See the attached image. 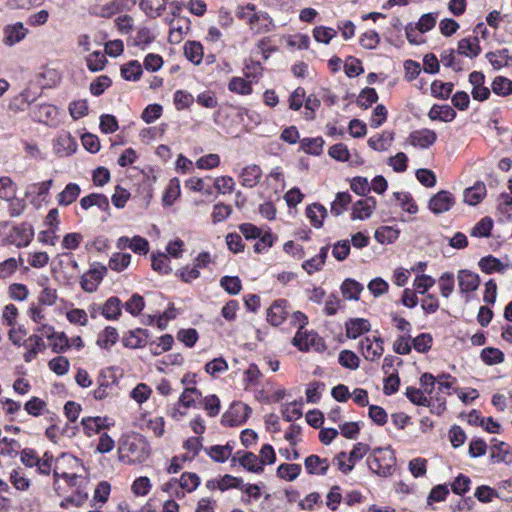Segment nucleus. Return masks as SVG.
Instances as JSON below:
<instances>
[{
	"instance_id": "f257e3e1",
	"label": "nucleus",
	"mask_w": 512,
	"mask_h": 512,
	"mask_svg": "<svg viewBox=\"0 0 512 512\" xmlns=\"http://www.w3.org/2000/svg\"><path fill=\"white\" fill-rule=\"evenodd\" d=\"M149 445L140 435L123 436L119 441L118 459L124 464H139L149 457Z\"/></svg>"
},
{
	"instance_id": "f03ea898",
	"label": "nucleus",
	"mask_w": 512,
	"mask_h": 512,
	"mask_svg": "<svg viewBox=\"0 0 512 512\" xmlns=\"http://www.w3.org/2000/svg\"><path fill=\"white\" fill-rule=\"evenodd\" d=\"M395 462L394 453L390 448H375L367 458L369 469L381 477L393 474Z\"/></svg>"
},
{
	"instance_id": "7ed1b4c3",
	"label": "nucleus",
	"mask_w": 512,
	"mask_h": 512,
	"mask_svg": "<svg viewBox=\"0 0 512 512\" xmlns=\"http://www.w3.org/2000/svg\"><path fill=\"white\" fill-rule=\"evenodd\" d=\"M17 185L8 176L0 177V199L11 203L9 213L12 217H17L24 211V204L16 198Z\"/></svg>"
},
{
	"instance_id": "20e7f679",
	"label": "nucleus",
	"mask_w": 512,
	"mask_h": 512,
	"mask_svg": "<svg viewBox=\"0 0 512 512\" xmlns=\"http://www.w3.org/2000/svg\"><path fill=\"white\" fill-rule=\"evenodd\" d=\"M406 397L415 405L430 407L431 412L441 414L446 409L445 399L437 398V405L432 404V398H428L425 393L415 387H407Z\"/></svg>"
},
{
	"instance_id": "39448f33",
	"label": "nucleus",
	"mask_w": 512,
	"mask_h": 512,
	"mask_svg": "<svg viewBox=\"0 0 512 512\" xmlns=\"http://www.w3.org/2000/svg\"><path fill=\"white\" fill-rule=\"evenodd\" d=\"M106 274V266L100 263H94L91 268L82 275L80 280L81 288L88 293L95 292Z\"/></svg>"
},
{
	"instance_id": "423d86ee",
	"label": "nucleus",
	"mask_w": 512,
	"mask_h": 512,
	"mask_svg": "<svg viewBox=\"0 0 512 512\" xmlns=\"http://www.w3.org/2000/svg\"><path fill=\"white\" fill-rule=\"evenodd\" d=\"M383 344L384 342L380 337H365L360 340L359 348L366 360L375 362L378 361L384 353Z\"/></svg>"
},
{
	"instance_id": "0eeeda50",
	"label": "nucleus",
	"mask_w": 512,
	"mask_h": 512,
	"mask_svg": "<svg viewBox=\"0 0 512 512\" xmlns=\"http://www.w3.org/2000/svg\"><path fill=\"white\" fill-rule=\"evenodd\" d=\"M250 413L251 409L247 405L235 403L222 415L221 422L225 426H238L247 420Z\"/></svg>"
},
{
	"instance_id": "6e6552de",
	"label": "nucleus",
	"mask_w": 512,
	"mask_h": 512,
	"mask_svg": "<svg viewBox=\"0 0 512 512\" xmlns=\"http://www.w3.org/2000/svg\"><path fill=\"white\" fill-rule=\"evenodd\" d=\"M28 33L29 30L22 22L7 24L3 27L2 42L6 47H13L23 41Z\"/></svg>"
},
{
	"instance_id": "1a4fd4ad",
	"label": "nucleus",
	"mask_w": 512,
	"mask_h": 512,
	"mask_svg": "<svg viewBox=\"0 0 512 512\" xmlns=\"http://www.w3.org/2000/svg\"><path fill=\"white\" fill-rule=\"evenodd\" d=\"M455 204V198L451 192L441 190L432 196L429 200L428 207L434 214H442L448 212Z\"/></svg>"
},
{
	"instance_id": "9d476101",
	"label": "nucleus",
	"mask_w": 512,
	"mask_h": 512,
	"mask_svg": "<svg viewBox=\"0 0 512 512\" xmlns=\"http://www.w3.org/2000/svg\"><path fill=\"white\" fill-rule=\"evenodd\" d=\"M457 281L459 291L466 295V299H468V294L476 291L480 285L479 275L467 269L458 271Z\"/></svg>"
},
{
	"instance_id": "9b49d317",
	"label": "nucleus",
	"mask_w": 512,
	"mask_h": 512,
	"mask_svg": "<svg viewBox=\"0 0 512 512\" xmlns=\"http://www.w3.org/2000/svg\"><path fill=\"white\" fill-rule=\"evenodd\" d=\"M436 139L437 134L433 130L423 128L410 133L407 142L415 148L426 149L432 146Z\"/></svg>"
},
{
	"instance_id": "f8f14e48",
	"label": "nucleus",
	"mask_w": 512,
	"mask_h": 512,
	"mask_svg": "<svg viewBox=\"0 0 512 512\" xmlns=\"http://www.w3.org/2000/svg\"><path fill=\"white\" fill-rule=\"evenodd\" d=\"M33 117L38 122L50 125V126H57L59 121L57 119L58 116V109L51 104H40L36 107H34L33 111Z\"/></svg>"
},
{
	"instance_id": "ddd939ff",
	"label": "nucleus",
	"mask_w": 512,
	"mask_h": 512,
	"mask_svg": "<svg viewBox=\"0 0 512 512\" xmlns=\"http://www.w3.org/2000/svg\"><path fill=\"white\" fill-rule=\"evenodd\" d=\"M54 149L60 157L68 156L77 149V142L68 132H62L54 142Z\"/></svg>"
},
{
	"instance_id": "4468645a",
	"label": "nucleus",
	"mask_w": 512,
	"mask_h": 512,
	"mask_svg": "<svg viewBox=\"0 0 512 512\" xmlns=\"http://www.w3.org/2000/svg\"><path fill=\"white\" fill-rule=\"evenodd\" d=\"M288 315L287 301L276 300L267 310V320L274 326L281 325Z\"/></svg>"
},
{
	"instance_id": "2eb2a0df",
	"label": "nucleus",
	"mask_w": 512,
	"mask_h": 512,
	"mask_svg": "<svg viewBox=\"0 0 512 512\" xmlns=\"http://www.w3.org/2000/svg\"><path fill=\"white\" fill-rule=\"evenodd\" d=\"M34 237V231L31 225L22 223L21 225L14 227L11 234L12 242L17 247L28 246Z\"/></svg>"
},
{
	"instance_id": "dca6fc26",
	"label": "nucleus",
	"mask_w": 512,
	"mask_h": 512,
	"mask_svg": "<svg viewBox=\"0 0 512 512\" xmlns=\"http://www.w3.org/2000/svg\"><path fill=\"white\" fill-rule=\"evenodd\" d=\"M376 208V200L372 197L361 199L353 205L352 218L364 220L369 218Z\"/></svg>"
},
{
	"instance_id": "f3484780",
	"label": "nucleus",
	"mask_w": 512,
	"mask_h": 512,
	"mask_svg": "<svg viewBox=\"0 0 512 512\" xmlns=\"http://www.w3.org/2000/svg\"><path fill=\"white\" fill-rule=\"evenodd\" d=\"M304 466L308 474L325 475L329 469L327 458H320L318 455H310L304 461Z\"/></svg>"
},
{
	"instance_id": "a211bd4d",
	"label": "nucleus",
	"mask_w": 512,
	"mask_h": 512,
	"mask_svg": "<svg viewBox=\"0 0 512 512\" xmlns=\"http://www.w3.org/2000/svg\"><path fill=\"white\" fill-rule=\"evenodd\" d=\"M238 463L249 472L253 473H261L263 472V467L261 466L258 456H256L252 452H245L242 456L237 457L236 455L231 458L232 465Z\"/></svg>"
},
{
	"instance_id": "6ab92c4d",
	"label": "nucleus",
	"mask_w": 512,
	"mask_h": 512,
	"mask_svg": "<svg viewBox=\"0 0 512 512\" xmlns=\"http://www.w3.org/2000/svg\"><path fill=\"white\" fill-rule=\"evenodd\" d=\"M233 445L226 443L225 445H212L204 448L205 453L215 462L224 463L228 460L233 452Z\"/></svg>"
},
{
	"instance_id": "aec40b11",
	"label": "nucleus",
	"mask_w": 512,
	"mask_h": 512,
	"mask_svg": "<svg viewBox=\"0 0 512 512\" xmlns=\"http://www.w3.org/2000/svg\"><path fill=\"white\" fill-rule=\"evenodd\" d=\"M346 335L348 338L356 339L364 332H368L371 329V325L367 319L364 318H353L346 322Z\"/></svg>"
},
{
	"instance_id": "412c9836",
	"label": "nucleus",
	"mask_w": 512,
	"mask_h": 512,
	"mask_svg": "<svg viewBox=\"0 0 512 512\" xmlns=\"http://www.w3.org/2000/svg\"><path fill=\"white\" fill-rule=\"evenodd\" d=\"M490 458L494 463L505 462L509 463L512 461V452L510 451L509 445L504 442L494 443L490 447Z\"/></svg>"
},
{
	"instance_id": "4be33fe9",
	"label": "nucleus",
	"mask_w": 512,
	"mask_h": 512,
	"mask_svg": "<svg viewBox=\"0 0 512 512\" xmlns=\"http://www.w3.org/2000/svg\"><path fill=\"white\" fill-rule=\"evenodd\" d=\"M262 171L257 165H249L242 169L240 174V182L244 187H255L261 178Z\"/></svg>"
},
{
	"instance_id": "5701e85b",
	"label": "nucleus",
	"mask_w": 512,
	"mask_h": 512,
	"mask_svg": "<svg viewBox=\"0 0 512 512\" xmlns=\"http://www.w3.org/2000/svg\"><path fill=\"white\" fill-rule=\"evenodd\" d=\"M479 267L486 274L494 272L504 273L510 266L493 256H486L480 259Z\"/></svg>"
},
{
	"instance_id": "b1692460",
	"label": "nucleus",
	"mask_w": 512,
	"mask_h": 512,
	"mask_svg": "<svg viewBox=\"0 0 512 512\" xmlns=\"http://www.w3.org/2000/svg\"><path fill=\"white\" fill-rule=\"evenodd\" d=\"M481 51L477 37L461 39L458 42L457 52L469 58H475Z\"/></svg>"
},
{
	"instance_id": "393cba45",
	"label": "nucleus",
	"mask_w": 512,
	"mask_h": 512,
	"mask_svg": "<svg viewBox=\"0 0 512 512\" xmlns=\"http://www.w3.org/2000/svg\"><path fill=\"white\" fill-rule=\"evenodd\" d=\"M328 250H329V248L327 246L322 247L320 249L318 255L303 262L302 268L309 275H311L317 271H320L325 264V261H326L327 255H328Z\"/></svg>"
},
{
	"instance_id": "a878e982",
	"label": "nucleus",
	"mask_w": 512,
	"mask_h": 512,
	"mask_svg": "<svg viewBox=\"0 0 512 512\" xmlns=\"http://www.w3.org/2000/svg\"><path fill=\"white\" fill-rule=\"evenodd\" d=\"M327 214V209L318 203H313L306 208V216L310 220L311 225L315 228L322 227Z\"/></svg>"
},
{
	"instance_id": "bb28decb",
	"label": "nucleus",
	"mask_w": 512,
	"mask_h": 512,
	"mask_svg": "<svg viewBox=\"0 0 512 512\" xmlns=\"http://www.w3.org/2000/svg\"><path fill=\"white\" fill-rule=\"evenodd\" d=\"M167 0H141L140 8L150 18H158L165 11Z\"/></svg>"
},
{
	"instance_id": "cd10ccee",
	"label": "nucleus",
	"mask_w": 512,
	"mask_h": 512,
	"mask_svg": "<svg viewBox=\"0 0 512 512\" xmlns=\"http://www.w3.org/2000/svg\"><path fill=\"white\" fill-rule=\"evenodd\" d=\"M80 187L76 183H69L65 188L57 195V203L60 206H68L76 201L80 194Z\"/></svg>"
},
{
	"instance_id": "c85d7f7f",
	"label": "nucleus",
	"mask_w": 512,
	"mask_h": 512,
	"mask_svg": "<svg viewBox=\"0 0 512 512\" xmlns=\"http://www.w3.org/2000/svg\"><path fill=\"white\" fill-rule=\"evenodd\" d=\"M486 195V187L484 183H477L472 187L464 190L463 201L469 205H477Z\"/></svg>"
},
{
	"instance_id": "c756f323",
	"label": "nucleus",
	"mask_w": 512,
	"mask_h": 512,
	"mask_svg": "<svg viewBox=\"0 0 512 512\" xmlns=\"http://www.w3.org/2000/svg\"><path fill=\"white\" fill-rule=\"evenodd\" d=\"M319 340L320 339L315 333H308L307 331L298 330L293 338V344L300 350L304 351L316 346L317 341Z\"/></svg>"
},
{
	"instance_id": "7c9ffc66",
	"label": "nucleus",
	"mask_w": 512,
	"mask_h": 512,
	"mask_svg": "<svg viewBox=\"0 0 512 512\" xmlns=\"http://www.w3.org/2000/svg\"><path fill=\"white\" fill-rule=\"evenodd\" d=\"M25 347L27 348L26 353L24 354V360L26 362H31L36 358L39 351L44 350L45 344L43 338L39 335H33L29 337L25 342Z\"/></svg>"
},
{
	"instance_id": "2f4dec72",
	"label": "nucleus",
	"mask_w": 512,
	"mask_h": 512,
	"mask_svg": "<svg viewBox=\"0 0 512 512\" xmlns=\"http://www.w3.org/2000/svg\"><path fill=\"white\" fill-rule=\"evenodd\" d=\"M272 20L266 12H255L248 24L254 33H264L270 30Z\"/></svg>"
},
{
	"instance_id": "473e14b6",
	"label": "nucleus",
	"mask_w": 512,
	"mask_h": 512,
	"mask_svg": "<svg viewBox=\"0 0 512 512\" xmlns=\"http://www.w3.org/2000/svg\"><path fill=\"white\" fill-rule=\"evenodd\" d=\"M428 116L431 120L450 122L455 118L456 112L449 105H433Z\"/></svg>"
},
{
	"instance_id": "72a5a7b5",
	"label": "nucleus",
	"mask_w": 512,
	"mask_h": 512,
	"mask_svg": "<svg viewBox=\"0 0 512 512\" xmlns=\"http://www.w3.org/2000/svg\"><path fill=\"white\" fill-rule=\"evenodd\" d=\"M101 313L107 320H116L121 315V301L118 297H110L101 307Z\"/></svg>"
},
{
	"instance_id": "f704fd0d",
	"label": "nucleus",
	"mask_w": 512,
	"mask_h": 512,
	"mask_svg": "<svg viewBox=\"0 0 512 512\" xmlns=\"http://www.w3.org/2000/svg\"><path fill=\"white\" fill-rule=\"evenodd\" d=\"M80 205L85 210L89 209L92 206H97L99 209L107 211L109 209V200L103 194L93 193L83 197L80 200Z\"/></svg>"
},
{
	"instance_id": "c9c22d12",
	"label": "nucleus",
	"mask_w": 512,
	"mask_h": 512,
	"mask_svg": "<svg viewBox=\"0 0 512 512\" xmlns=\"http://www.w3.org/2000/svg\"><path fill=\"white\" fill-rule=\"evenodd\" d=\"M59 462L65 464V466L71 469V475L69 476L67 483L74 486L78 478V470L82 467L81 462L76 457L65 453L59 457Z\"/></svg>"
},
{
	"instance_id": "e433bc0d",
	"label": "nucleus",
	"mask_w": 512,
	"mask_h": 512,
	"mask_svg": "<svg viewBox=\"0 0 512 512\" xmlns=\"http://www.w3.org/2000/svg\"><path fill=\"white\" fill-rule=\"evenodd\" d=\"M184 54L192 63L199 65L203 59V47L200 42L188 41L184 45Z\"/></svg>"
},
{
	"instance_id": "4c0bfd02",
	"label": "nucleus",
	"mask_w": 512,
	"mask_h": 512,
	"mask_svg": "<svg viewBox=\"0 0 512 512\" xmlns=\"http://www.w3.org/2000/svg\"><path fill=\"white\" fill-rule=\"evenodd\" d=\"M363 290V285L353 279H346L341 285L342 294L348 300H358Z\"/></svg>"
},
{
	"instance_id": "58836bf2",
	"label": "nucleus",
	"mask_w": 512,
	"mask_h": 512,
	"mask_svg": "<svg viewBox=\"0 0 512 512\" xmlns=\"http://www.w3.org/2000/svg\"><path fill=\"white\" fill-rule=\"evenodd\" d=\"M142 75V65L132 60L121 67V76L127 81H137Z\"/></svg>"
},
{
	"instance_id": "ea45409f",
	"label": "nucleus",
	"mask_w": 512,
	"mask_h": 512,
	"mask_svg": "<svg viewBox=\"0 0 512 512\" xmlns=\"http://www.w3.org/2000/svg\"><path fill=\"white\" fill-rule=\"evenodd\" d=\"M119 334L114 327H106L98 336L97 345L109 349L118 341Z\"/></svg>"
},
{
	"instance_id": "a19ab883",
	"label": "nucleus",
	"mask_w": 512,
	"mask_h": 512,
	"mask_svg": "<svg viewBox=\"0 0 512 512\" xmlns=\"http://www.w3.org/2000/svg\"><path fill=\"white\" fill-rule=\"evenodd\" d=\"M228 89L239 95H250L253 91L251 81L242 77H233L228 84Z\"/></svg>"
},
{
	"instance_id": "79ce46f5",
	"label": "nucleus",
	"mask_w": 512,
	"mask_h": 512,
	"mask_svg": "<svg viewBox=\"0 0 512 512\" xmlns=\"http://www.w3.org/2000/svg\"><path fill=\"white\" fill-rule=\"evenodd\" d=\"M393 136L388 133H382L372 136L368 139V145L375 151H386L392 144Z\"/></svg>"
},
{
	"instance_id": "37998d69",
	"label": "nucleus",
	"mask_w": 512,
	"mask_h": 512,
	"mask_svg": "<svg viewBox=\"0 0 512 512\" xmlns=\"http://www.w3.org/2000/svg\"><path fill=\"white\" fill-rule=\"evenodd\" d=\"M106 418L102 417H87L83 418L81 424L84 428L85 433L91 436L98 433L101 428L107 427Z\"/></svg>"
},
{
	"instance_id": "c03bdc74",
	"label": "nucleus",
	"mask_w": 512,
	"mask_h": 512,
	"mask_svg": "<svg viewBox=\"0 0 512 512\" xmlns=\"http://www.w3.org/2000/svg\"><path fill=\"white\" fill-rule=\"evenodd\" d=\"M180 196V181L173 178L169 181L165 193L162 197V202L165 206H171Z\"/></svg>"
},
{
	"instance_id": "a18cd8bd",
	"label": "nucleus",
	"mask_w": 512,
	"mask_h": 512,
	"mask_svg": "<svg viewBox=\"0 0 512 512\" xmlns=\"http://www.w3.org/2000/svg\"><path fill=\"white\" fill-rule=\"evenodd\" d=\"M480 357L486 365L490 366L500 364L504 361V353L500 349L494 347L484 348L481 351Z\"/></svg>"
},
{
	"instance_id": "49530a36",
	"label": "nucleus",
	"mask_w": 512,
	"mask_h": 512,
	"mask_svg": "<svg viewBox=\"0 0 512 512\" xmlns=\"http://www.w3.org/2000/svg\"><path fill=\"white\" fill-rule=\"evenodd\" d=\"M324 140L322 137L304 138L301 140V149L312 155H320L323 151Z\"/></svg>"
},
{
	"instance_id": "de8ad7c7",
	"label": "nucleus",
	"mask_w": 512,
	"mask_h": 512,
	"mask_svg": "<svg viewBox=\"0 0 512 512\" xmlns=\"http://www.w3.org/2000/svg\"><path fill=\"white\" fill-rule=\"evenodd\" d=\"M131 263L129 253H114L109 260L108 267L116 272L125 270Z\"/></svg>"
},
{
	"instance_id": "09e8293b",
	"label": "nucleus",
	"mask_w": 512,
	"mask_h": 512,
	"mask_svg": "<svg viewBox=\"0 0 512 512\" xmlns=\"http://www.w3.org/2000/svg\"><path fill=\"white\" fill-rule=\"evenodd\" d=\"M486 57L489 61V63L492 65V67L496 70H499L509 63V56H508V50L502 49L495 52H488L486 54Z\"/></svg>"
},
{
	"instance_id": "8fccbe9b",
	"label": "nucleus",
	"mask_w": 512,
	"mask_h": 512,
	"mask_svg": "<svg viewBox=\"0 0 512 512\" xmlns=\"http://www.w3.org/2000/svg\"><path fill=\"white\" fill-rule=\"evenodd\" d=\"M301 470L299 464H281L277 468V475L286 481H293L300 475Z\"/></svg>"
},
{
	"instance_id": "3c124183",
	"label": "nucleus",
	"mask_w": 512,
	"mask_h": 512,
	"mask_svg": "<svg viewBox=\"0 0 512 512\" xmlns=\"http://www.w3.org/2000/svg\"><path fill=\"white\" fill-rule=\"evenodd\" d=\"M338 361L341 366L350 370H356L360 365L359 357L351 350L341 351Z\"/></svg>"
},
{
	"instance_id": "603ef678",
	"label": "nucleus",
	"mask_w": 512,
	"mask_h": 512,
	"mask_svg": "<svg viewBox=\"0 0 512 512\" xmlns=\"http://www.w3.org/2000/svg\"><path fill=\"white\" fill-rule=\"evenodd\" d=\"M315 41L323 44H329L330 41L336 36L335 29L326 26H317L312 31Z\"/></svg>"
},
{
	"instance_id": "864d4df0",
	"label": "nucleus",
	"mask_w": 512,
	"mask_h": 512,
	"mask_svg": "<svg viewBox=\"0 0 512 512\" xmlns=\"http://www.w3.org/2000/svg\"><path fill=\"white\" fill-rule=\"evenodd\" d=\"M492 90L497 95H510L512 93V80L503 76H498L492 82Z\"/></svg>"
},
{
	"instance_id": "5fc2aeb1",
	"label": "nucleus",
	"mask_w": 512,
	"mask_h": 512,
	"mask_svg": "<svg viewBox=\"0 0 512 512\" xmlns=\"http://www.w3.org/2000/svg\"><path fill=\"white\" fill-rule=\"evenodd\" d=\"M220 286L229 294L237 295L242 289V283L237 276H224L220 280Z\"/></svg>"
},
{
	"instance_id": "6e6d98bb",
	"label": "nucleus",
	"mask_w": 512,
	"mask_h": 512,
	"mask_svg": "<svg viewBox=\"0 0 512 512\" xmlns=\"http://www.w3.org/2000/svg\"><path fill=\"white\" fill-rule=\"evenodd\" d=\"M394 197L398 201L399 205L403 210L410 214H416L418 212V206L413 201L412 196L407 192H395Z\"/></svg>"
},
{
	"instance_id": "4d7b16f0",
	"label": "nucleus",
	"mask_w": 512,
	"mask_h": 512,
	"mask_svg": "<svg viewBox=\"0 0 512 512\" xmlns=\"http://www.w3.org/2000/svg\"><path fill=\"white\" fill-rule=\"evenodd\" d=\"M86 62L90 71L97 72L105 67L107 59L104 53L95 51L86 58Z\"/></svg>"
},
{
	"instance_id": "13d9d810",
	"label": "nucleus",
	"mask_w": 512,
	"mask_h": 512,
	"mask_svg": "<svg viewBox=\"0 0 512 512\" xmlns=\"http://www.w3.org/2000/svg\"><path fill=\"white\" fill-rule=\"evenodd\" d=\"M493 228V221L490 217L482 218L471 230V236L488 237Z\"/></svg>"
},
{
	"instance_id": "bf43d9fd",
	"label": "nucleus",
	"mask_w": 512,
	"mask_h": 512,
	"mask_svg": "<svg viewBox=\"0 0 512 512\" xmlns=\"http://www.w3.org/2000/svg\"><path fill=\"white\" fill-rule=\"evenodd\" d=\"M454 275L450 272L443 273L439 278L440 293L444 298H449L454 291Z\"/></svg>"
},
{
	"instance_id": "052dcab7",
	"label": "nucleus",
	"mask_w": 512,
	"mask_h": 512,
	"mask_svg": "<svg viewBox=\"0 0 512 512\" xmlns=\"http://www.w3.org/2000/svg\"><path fill=\"white\" fill-rule=\"evenodd\" d=\"M169 262V257L165 253L159 252L152 255V268L159 273L167 274L171 271Z\"/></svg>"
},
{
	"instance_id": "680f3d73",
	"label": "nucleus",
	"mask_w": 512,
	"mask_h": 512,
	"mask_svg": "<svg viewBox=\"0 0 512 512\" xmlns=\"http://www.w3.org/2000/svg\"><path fill=\"white\" fill-rule=\"evenodd\" d=\"M53 455L46 451L42 457L38 456L34 462V468L42 475H49L52 470Z\"/></svg>"
},
{
	"instance_id": "e2e57ef3",
	"label": "nucleus",
	"mask_w": 512,
	"mask_h": 512,
	"mask_svg": "<svg viewBox=\"0 0 512 512\" xmlns=\"http://www.w3.org/2000/svg\"><path fill=\"white\" fill-rule=\"evenodd\" d=\"M201 397V392L195 387H187L179 397V403L185 408L194 406L196 400Z\"/></svg>"
},
{
	"instance_id": "0e129e2a",
	"label": "nucleus",
	"mask_w": 512,
	"mask_h": 512,
	"mask_svg": "<svg viewBox=\"0 0 512 512\" xmlns=\"http://www.w3.org/2000/svg\"><path fill=\"white\" fill-rule=\"evenodd\" d=\"M328 154L331 158L340 162H347L351 158L347 145L343 143H337L331 146L328 150Z\"/></svg>"
},
{
	"instance_id": "69168bd1",
	"label": "nucleus",
	"mask_w": 512,
	"mask_h": 512,
	"mask_svg": "<svg viewBox=\"0 0 512 512\" xmlns=\"http://www.w3.org/2000/svg\"><path fill=\"white\" fill-rule=\"evenodd\" d=\"M151 487L150 479L146 476H141L133 481L131 491L136 496H146L151 490Z\"/></svg>"
},
{
	"instance_id": "338daca9",
	"label": "nucleus",
	"mask_w": 512,
	"mask_h": 512,
	"mask_svg": "<svg viewBox=\"0 0 512 512\" xmlns=\"http://www.w3.org/2000/svg\"><path fill=\"white\" fill-rule=\"evenodd\" d=\"M351 202V196L347 192H339L331 205V212L336 216L341 215Z\"/></svg>"
},
{
	"instance_id": "774afa93",
	"label": "nucleus",
	"mask_w": 512,
	"mask_h": 512,
	"mask_svg": "<svg viewBox=\"0 0 512 512\" xmlns=\"http://www.w3.org/2000/svg\"><path fill=\"white\" fill-rule=\"evenodd\" d=\"M257 239L258 241L254 244V251L264 253L273 246L276 237L270 231H265Z\"/></svg>"
}]
</instances>
